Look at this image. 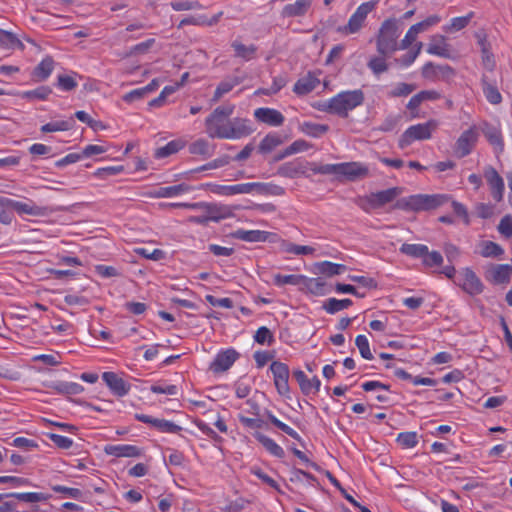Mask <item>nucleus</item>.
Masks as SVG:
<instances>
[{"label": "nucleus", "mask_w": 512, "mask_h": 512, "mask_svg": "<svg viewBox=\"0 0 512 512\" xmlns=\"http://www.w3.org/2000/svg\"><path fill=\"white\" fill-rule=\"evenodd\" d=\"M210 192L220 196H232L236 194H251L253 192L260 195L281 196L285 193L283 187L272 183H241L234 185L207 184Z\"/></svg>", "instance_id": "nucleus-1"}, {"label": "nucleus", "mask_w": 512, "mask_h": 512, "mask_svg": "<svg viewBox=\"0 0 512 512\" xmlns=\"http://www.w3.org/2000/svg\"><path fill=\"white\" fill-rule=\"evenodd\" d=\"M363 101L362 90L343 91L326 101L322 105V110L340 117H347L348 112L360 106Z\"/></svg>", "instance_id": "nucleus-2"}, {"label": "nucleus", "mask_w": 512, "mask_h": 512, "mask_svg": "<svg viewBox=\"0 0 512 512\" xmlns=\"http://www.w3.org/2000/svg\"><path fill=\"white\" fill-rule=\"evenodd\" d=\"M236 209H239V206H230L211 202H197L196 210L201 211V214L188 217V222L199 225H207L209 222H220L223 219L233 217Z\"/></svg>", "instance_id": "nucleus-3"}, {"label": "nucleus", "mask_w": 512, "mask_h": 512, "mask_svg": "<svg viewBox=\"0 0 512 512\" xmlns=\"http://www.w3.org/2000/svg\"><path fill=\"white\" fill-rule=\"evenodd\" d=\"M234 105H223L215 108L205 119V131L210 138L228 139L230 116Z\"/></svg>", "instance_id": "nucleus-4"}, {"label": "nucleus", "mask_w": 512, "mask_h": 512, "mask_svg": "<svg viewBox=\"0 0 512 512\" xmlns=\"http://www.w3.org/2000/svg\"><path fill=\"white\" fill-rule=\"evenodd\" d=\"M399 27L395 18L386 19L380 26L376 48L381 56H390L399 48L398 44Z\"/></svg>", "instance_id": "nucleus-5"}, {"label": "nucleus", "mask_w": 512, "mask_h": 512, "mask_svg": "<svg viewBox=\"0 0 512 512\" xmlns=\"http://www.w3.org/2000/svg\"><path fill=\"white\" fill-rule=\"evenodd\" d=\"M448 199L449 197L443 194H417L398 200L395 206L404 210L425 211L443 205Z\"/></svg>", "instance_id": "nucleus-6"}, {"label": "nucleus", "mask_w": 512, "mask_h": 512, "mask_svg": "<svg viewBox=\"0 0 512 512\" xmlns=\"http://www.w3.org/2000/svg\"><path fill=\"white\" fill-rule=\"evenodd\" d=\"M436 120H429L426 123L412 125L407 128L399 139L400 148L409 146L414 141L427 140L432 137V133L437 129Z\"/></svg>", "instance_id": "nucleus-7"}, {"label": "nucleus", "mask_w": 512, "mask_h": 512, "mask_svg": "<svg viewBox=\"0 0 512 512\" xmlns=\"http://www.w3.org/2000/svg\"><path fill=\"white\" fill-rule=\"evenodd\" d=\"M376 4L377 2L375 1H368L359 5L356 11L349 18L348 23L343 26H339L337 28V32L343 35L358 33L365 26L366 18L368 14L375 9Z\"/></svg>", "instance_id": "nucleus-8"}, {"label": "nucleus", "mask_w": 512, "mask_h": 512, "mask_svg": "<svg viewBox=\"0 0 512 512\" xmlns=\"http://www.w3.org/2000/svg\"><path fill=\"white\" fill-rule=\"evenodd\" d=\"M400 194L401 188L393 187L387 190L371 193L369 196L360 198L357 201V204L361 209L368 212L371 209H376L392 202Z\"/></svg>", "instance_id": "nucleus-9"}, {"label": "nucleus", "mask_w": 512, "mask_h": 512, "mask_svg": "<svg viewBox=\"0 0 512 512\" xmlns=\"http://www.w3.org/2000/svg\"><path fill=\"white\" fill-rule=\"evenodd\" d=\"M478 131L475 126L463 131L455 142L453 151L456 157L463 158L474 149L478 140Z\"/></svg>", "instance_id": "nucleus-10"}, {"label": "nucleus", "mask_w": 512, "mask_h": 512, "mask_svg": "<svg viewBox=\"0 0 512 512\" xmlns=\"http://www.w3.org/2000/svg\"><path fill=\"white\" fill-rule=\"evenodd\" d=\"M270 370L273 374L274 384L277 392L280 395L287 396L290 392V387L288 384L290 375L289 367L280 361H273L270 365Z\"/></svg>", "instance_id": "nucleus-11"}, {"label": "nucleus", "mask_w": 512, "mask_h": 512, "mask_svg": "<svg viewBox=\"0 0 512 512\" xmlns=\"http://www.w3.org/2000/svg\"><path fill=\"white\" fill-rule=\"evenodd\" d=\"M421 74L424 78L430 80H442L449 81L456 74L455 70L445 64V65H436L433 62H427L421 70Z\"/></svg>", "instance_id": "nucleus-12"}, {"label": "nucleus", "mask_w": 512, "mask_h": 512, "mask_svg": "<svg viewBox=\"0 0 512 512\" xmlns=\"http://www.w3.org/2000/svg\"><path fill=\"white\" fill-rule=\"evenodd\" d=\"M458 284L470 295H477L483 291V284L481 280L470 268L462 270L461 279H459Z\"/></svg>", "instance_id": "nucleus-13"}, {"label": "nucleus", "mask_w": 512, "mask_h": 512, "mask_svg": "<svg viewBox=\"0 0 512 512\" xmlns=\"http://www.w3.org/2000/svg\"><path fill=\"white\" fill-rule=\"evenodd\" d=\"M16 211L19 215H30L35 217L46 216L50 210L47 207L38 206L32 200L20 202L11 199V211Z\"/></svg>", "instance_id": "nucleus-14"}, {"label": "nucleus", "mask_w": 512, "mask_h": 512, "mask_svg": "<svg viewBox=\"0 0 512 512\" xmlns=\"http://www.w3.org/2000/svg\"><path fill=\"white\" fill-rule=\"evenodd\" d=\"M228 139H240L253 133L254 128L251 121L246 118L236 117L230 119Z\"/></svg>", "instance_id": "nucleus-15"}, {"label": "nucleus", "mask_w": 512, "mask_h": 512, "mask_svg": "<svg viewBox=\"0 0 512 512\" xmlns=\"http://www.w3.org/2000/svg\"><path fill=\"white\" fill-rule=\"evenodd\" d=\"M239 353L234 349H228L219 352L210 365V369L215 373L227 371L237 360Z\"/></svg>", "instance_id": "nucleus-16"}, {"label": "nucleus", "mask_w": 512, "mask_h": 512, "mask_svg": "<svg viewBox=\"0 0 512 512\" xmlns=\"http://www.w3.org/2000/svg\"><path fill=\"white\" fill-rule=\"evenodd\" d=\"M135 418L140 422L150 424L152 427L163 433H178L182 430L179 425L165 419L153 418L145 414H136Z\"/></svg>", "instance_id": "nucleus-17"}, {"label": "nucleus", "mask_w": 512, "mask_h": 512, "mask_svg": "<svg viewBox=\"0 0 512 512\" xmlns=\"http://www.w3.org/2000/svg\"><path fill=\"white\" fill-rule=\"evenodd\" d=\"M484 176L491 188V194L494 200L501 201L504 193V181L499 173L491 166L484 171Z\"/></svg>", "instance_id": "nucleus-18"}, {"label": "nucleus", "mask_w": 512, "mask_h": 512, "mask_svg": "<svg viewBox=\"0 0 512 512\" xmlns=\"http://www.w3.org/2000/svg\"><path fill=\"white\" fill-rule=\"evenodd\" d=\"M254 117L257 121L274 127L281 126L285 121L283 114L273 108H258L254 111Z\"/></svg>", "instance_id": "nucleus-19"}, {"label": "nucleus", "mask_w": 512, "mask_h": 512, "mask_svg": "<svg viewBox=\"0 0 512 512\" xmlns=\"http://www.w3.org/2000/svg\"><path fill=\"white\" fill-rule=\"evenodd\" d=\"M369 174V170L366 166L358 162H347L339 163L338 176H344L350 181H354L358 178L366 177Z\"/></svg>", "instance_id": "nucleus-20"}, {"label": "nucleus", "mask_w": 512, "mask_h": 512, "mask_svg": "<svg viewBox=\"0 0 512 512\" xmlns=\"http://www.w3.org/2000/svg\"><path fill=\"white\" fill-rule=\"evenodd\" d=\"M102 379L110 390L117 396L122 397L130 390V385L114 372H104Z\"/></svg>", "instance_id": "nucleus-21"}, {"label": "nucleus", "mask_w": 512, "mask_h": 512, "mask_svg": "<svg viewBox=\"0 0 512 512\" xmlns=\"http://www.w3.org/2000/svg\"><path fill=\"white\" fill-rule=\"evenodd\" d=\"M483 93L488 102L493 105L502 102V96L498 90L495 79H492L488 74H483L481 78Z\"/></svg>", "instance_id": "nucleus-22"}, {"label": "nucleus", "mask_w": 512, "mask_h": 512, "mask_svg": "<svg viewBox=\"0 0 512 512\" xmlns=\"http://www.w3.org/2000/svg\"><path fill=\"white\" fill-rule=\"evenodd\" d=\"M427 52L431 55H436L445 59L452 58L450 46L446 42V38L442 35H435L431 38V42L427 47Z\"/></svg>", "instance_id": "nucleus-23"}, {"label": "nucleus", "mask_w": 512, "mask_h": 512, "mask_svg": "<svg viewBox=\"0 0 512 512\" xmlns=\"http://www.w3.org/2000/svg\"><path fill=\"white\" fill-rule=\"evenodd\" d=\"M293 376L299 384L300 390L304 395H309L312 391L317 393L321 386V381L317 376L308 379L302 370H295Z\"/></svg>", "instance_id": "nucleus-24"}, {"label": "nucleus", "mask_w": 512, "mask_h": 512, "mask_svg": "<svg viewBox=\"0 0 512 512\" xmlns=\"http://www.w3.org/2000/svg\"><path fill=\"white\" fill-rule=\"evenodd\" d=\"M305 173V166L300 159H294L280 165L277 174L286 178H295Z\"/></svg>", "instance_id": "nucleus-25"}, {"label": "nucleus", "mask_w": 512, "mask_h": 512, "mask_svg": "<svg viewBox=\"0 0 512 512\" xmlns=\"http://www.w3.org/2000/svg\"><path fill=\"white\" fill-rule=\"evenodd\" d=\"M244 81V77L240 76H228L224 80H222L217 86L214 95L212 97V102H218L225 94L232 91L234 87L241 84Z\"/></svg>", "instance_id": "nucleus-26"}, {"label": "nucleus", "mask_w": 512, "mask_h": 512, "mask_svg": "<svg viewBox=\"0 0 512 512\" xmlns=\"http://www.w3.org/2000/svg\"><path fill=\"white\" fill-rule=\"evenodd\" d=\"M104 452L115 457H139L141 450L134 445H106Z\"/></svg>", "instance_id": "nucleus-27"}, {"label": "nucleus", "mask_w": 512, "mask_h": 512, "mask_svg": "<svg viewBox=\"0 0 512 512\" xmlns=\"http://www.w3.org/2000/svg\"><path fill=\"white\" fill-rule=\"evenodd\" d=\"M319 84L320 80L312 73H308L306 76L298 79L294 85L293 91L297 95H306L316 89Z\"/></svg>", "instance_id": "nucleus-28"}, {"label": "nucleus", "mask_w": 512, "mask_h": 512, "mask_svg": "<svg viewBox=\"0 0 512 512\" xmlns=\"http://www.w3.org/2000/svg\"><path fill=\"white\" fill-rule=\"evenodd\" d=\"M270 233L261 230H244L238 229L233 233V237L245 242H265L268 240Z\"/></svg>", "instance_id": "nucleus-29"}, {"label": "nucleus", "mask_w": 512, "mask_h": 512, "mask_svg": "<svg viewBox=\"0 0 512 512\" xmlns=\"http://www.w3.org/2000/svg\"><path fill=\"white\" fill-rule=\"evenodd\" d=\"M482 132L491 145L498 147L501 150L503 149V138L501 130L498 127L493 126L489 123H484L482 127Z\"/></svg>", "instance_id": "nucleus-30"}, {"label": "nucleus", "mask_w": 512, "mask_h": 512, "mask_svg": "<svg viewBox=\"0 0 512 512\" xmlns=\"http://www.w3.org/2000/svg\"><path fill=\"white\" fill-rule=\"evenodd\" d=\"M312 0H297L294 4H288L283 8L284 17H296L304 15L311 5Z\"/></svg>", "instance_id": "nucleus-31"}, {"label": "nucleus", "mask_w": 512, "mask_h": 512, "mask_svg": "<svg viewBox=\"0 0 512 512\" xmlns=\"http://www.w3.org/2000/svg\"><path fill=\"white\" fill-rule=\"evenodd\" d=\"M317 272L328 277L339 275L346 271V266L330 261H323L315 264Z\"/></svg>", "instance_id": "nucleus-32"}, {"label": "nucleus", "mask_w": 512, "mask_h": 512, "mask_svg": "<svg viewBox=\"0 0 512 512\" xmlns=\"http://www.w3.org/2000/svg\"><path fill=\"white\" fill-rule=\"evenodd\" d=\"M54 69L52 57H45L33 70V76L40 81L47 79Z\"/></svg>", "instance_id": "nucleus-33"}, {"label": "nucleus", "mask_w": 512, "mask_h": 512, "mask_svg": "<svg viewBox=\"0 0 512 512\" xmlns=\"http://www.w3.org/2000/svg\"><path fill=\"white\" fill-rule=\"evenodd\" d=\"M255 438L265 447V449L273 456L283 458L285 455L284 450L273 439L262 433H256Z\"/></svg>", "instance_id": "nucleus-34"}, {"label": "nucleus", "mask_w": 512, "mask_h": 512, "mask_svg": "<svg viewBox=\"0 0 512 512\" xmlns=\"http://www.w3.org/2000/svg\"><path fill=\"white\" fill-rule=\"evenodd\" d=\"M49 388L57 391L58 393H61V394H67V395H76V394H79L83 391V387L78 384V383H74V382H62V381H58V382H53L49 385Z\"/></svg>", "instance_id": "nucleus-35"}, {"label": "nucleus", "mask_w": 512, "mask_h": 512, "mask_svg": "<svg viewBox=\"0 0 512 512\" xmlns=\"http://www.w3.org/2000/svg\"><path fill=\"white\" fill-rule=\"evenodd\" d=\"M231 46L235 50V56L249 61L253 59L257 52V47L253 44L246 46L241 42L234 41Z\"/></svg>", "instance_id": "nucleus-36"}, {"label": "nucleus", "mask_w": 512, "mask_h": 512, "mask_svg": "<svg viewBox=\"0 0 512 512\" xmlns=\"http://www.w3.org/2000/svg\"><path fill=\"white\" fill-rule=\"evenodd\" d=\"M184 147V143L181 140H173L167 143L165 146L159 147L155 150L154 156L157 159L168 157L172 154L177 153Z\"/></svg>", "instance_id": "nucleus-37"}, {"label": "nucleus", "mask_w": 512, "mask_h": 512, "mask_svg": "<svg viewBox=\"0 0 512 512\" xmlns=\"http://www.w3.org/2000/svg\"><path fill=\"white\" fill-rule=\"evenodd\" d=\"M353 304L352 300L346 298V299H336V298H329L324 304L323 308L324 310L329 314H335L341 310H344L348 307H350Z\"/></svg>", "instance_id": "nucleus-38"}, {"label": "nucleus", "mask_w": 512, "mask_h": 512, "mask_svg": "<svg viewBox=\"0 0 512 512\" xmlns=\"http://www.w3.org/2000/svg\"><path fill=\"white\" fill-rule=\"evenodd\" d=\"M189 190V187L186 184H178L174 186L160 187L154 193V196L157 198H166V197H174L180 194H183Z\"/></svg>", "instance_id": "nucleus-39"}, {"label": "nucleus", "mask_w": 512, "mask_h": 512, "mask_svg": "<svg viewBox=\"0 0 512 512\" xmlns=\"http://www.w3.org/2000/svg\"><path fill=\"white\" fill-rule=\"evenodd\" d=\"M75 122L73 118L69 120H60L49 122L41 126V132L49 133V132H57V131H67L73 128Z\"/></svg>", "instance_id": "nucleus-40"}, {"label": "nucleus", "mask_w": 512, "mask_h": 512, "mask_svg": "<svg viewBox=\"0 0 512 512\" xmlns=\"http://www.w3.org/2000/svg\"><path fill=\"white\" fill-rule=\"evenodd\" d=\"M428 247L423 244L404 243L400 247V252L414 258H424L427 254Z\"/></svg>", "instance_id": "nucleus-41"}, {"label": "nucleus", "mask_w": 512, "mask_h": 512, "mask_svg": "<svg viewBox=\"0 0 512 512\" xmlns=\"http://www.w3.org/2000/svg\"><path fill=\"white\" fill-rule=\"evenodd\" d=\"M329 127L323 124L312 122H303L300 125V130L311 137H319L328 131Z\"/></svg>", "instance_id": "nucleus-42"}, {"label": "nucleus", "mask_w": 512, "mask_h": 512, "mask_svg": "<svg viewBox=\"0 0 512 512\" xmlns=\"http://www.w3.org/2000/svg\"><path fill=\"white\" fill-rule=\"evenodd\" d=\"M12 497L26 503H38L46 501L50 495L38 492L12 493Z\"/></svg>", "instance_id": "nucleus-43"}, {"label": "nucleus", "mask_w": 512, "mask_h": 512, "mask_svg": "<svg viewBox=\"0 0 512 512\" xmlns=\"http://www.w3.org/2000/svg\"><path fill=\"white\" fill-rule=\"evenodd\" d=\"M189 152L193 155L209 157L212 155L210 144L205 139H198L189 145Z\"/></svg>", "instance_id": "nucleus-44"}, {"label": "nucleus", "mask_w": 512, "mask_h": 512, "mask_svg": "<svg viewBox=\"0 0 512 512\" xmlns=\"http://www.w3.org/2000/svg\"><path fill=\"white\" fill-rule=\"evenodd\" d=\"M11 199L0 196V223L9 225L12 222Z\"/></svg>", "instance_id": "nucleus-45"}, {"label": "nucleus", "mask_w": 512, "mask_h": 512, "mask_svg": "<svg viewBox=\"0 0 512 512\" xmlns=\"http://www.w3.org/2000/svg\"><path fill=\"white\" fill-rule=\"evenodd\" d=\"M307 290L314 295H324L326 293V283L322 278H310L303 280Z\"/></svg>", "instance_id": "nucleus-46"}, {"label": "nucleus", "mask_w": 512, "mask_h": 512, "mask_svg": "<svg viewBox=\"0 0 512 512\" xmlns=\"http://www.w3.org/2000/svg\"><path fill=\"white\" fill-rule=\"evenodd\" d=\"M282 143L281 138L277 134L266 135L259 144L261 153H269Z\"/></svg>", "instance_id": "nucleus-47"}, {"label": "nucleus", "mask_w": 512, "mask_h": 512, "mask_svg": "<svg viewBox=\"0 0 512 512\" xmlns=\"http://www.w3.org/2000/svg\"><path fill=\"white\" fill-rule=\"evenodd\" d=\"M305 279L302 275H282V274H275L273 276L274 284L277 286H284V285H298Z\"/></svg>", "instance_id": "nucleus-48"}, {"label": "nucleus", "mask_w": 512, "mask_h": 512, "mask_svg": "<svg viewBox=\"0 0 512 512\" xmlns=\"http://www.w3.org/2000/svg\"><path fill=\"white\" fill-rule=\"evenodd\" d=\"M402 448H413L418 444V435L416 432L400 433L396 439Z\"/></svg>", "instance_id": "nucleus-49"}, {"label": "nucleus", "mask_w": 512, "mask_h": 512, "mask_svg": "<svg viewBox=\"0 0 512 512\" xmlns=\"http://www.w3.org/2000/svg\"><path fill=\"white\" fill-rule=\"evenodd\" d=\"M52 90L48 86H40L35 90L25 91L21 94V97L24 99H39L45 100L50 94Z\"/></svg>", "instance_id": "nucleus-50"}, {"label": "nucleus", "mask_w": 512, "mask_h": 512, "mask_svg": "<svg viewBox=\"0 0 512 512\" xmlns=\"http://www.w3.org/2000/svg\"><path fill=\"white\" fill-rule=\"evenodd\" d=\"M385 57L386 56L372 57L367 63L368 68L377 76L388 70Z\"/></svg>", "instance_id": "nucleus-51"}, {"label": "nucleus", "mask_w": 512, "mask_h": 512, "mask_svg": "<svg viewBox=\"0 0 512 512\" xmlns=\"http://www.w3.org/2000/svg\"><path fill=\"white\" fill-rule=\"evenodd\" d=\"M511 267L509 265H497L493 268L492 276L496 283H505L509 281Z\"/></svg>", "instance_id": "nucleus-52"}, {"label": "nucleus", "mask_w": 512, "mask_h": 512, "mask_svg": "<svg viewBox=\"0 0 512 512\" xmlns=\"http://www.w3.org/2000/svg\"><path fill=\"white\" fill-rule=\"evenodd\" d=\"M267 417H268L269 421L274 426H276L278 429H280L287 435L291 436L292 438H294L296 440H300L299 434L294 429H292L291 427H289L288 425H286L285 423H283L282 421L277 419L271 412H267Z\"/></svg>", "instance_id": "nucleus-53"}, {"label": "nucleus", "mask_w": 512, "mask_h": 512, "mask_svg": "<svg viewBox=\"0 0 512 512\" xmlns=\"http://www.w3.org/2000/svg\"><path fill=\"white\" fill-rule=\"evenodd\" d=\"M355 344L364 359L371 360L373 359V354L371 353L369 341L366 336L358 335L355 339Z\"/></svg>", "instance_id": "nucleus-54"}, {"label": "nucleus", "mask_w": 512, "mask_h": 512, "mask_svg": "<svg viewBox=\"0 0 512 512\" xmlns=\"http://www.w3.org/2000/svg\"><path fill=\"white\" fill-rule=\"evenodd\" d=\"M416 89V86L408 83L397 84L389 93L390 97H403L408 96Z\"/></svg>", "instance_id": "nucleus-55"}, {"label": "nucleus", "mask_w": 512, "mask_h": 512, "mask_svg": "<svg viewBox=\"0 0 512 512\" xmlns=\"http://www.w3.org/2000/svg\"><path fill=\"white\" fill-rule=\"evenodd\" d=\"M21 42L11 32L0 29V47L14 48L21 46Z\"/></svg>", "instance_id": "nucleus-56"}, {"label": "nucleus", "mask_w": 512, "mask_h": 512, "mask_svg": "<svg viewBox=\"0 0 512 512\" xmlns=\"http://www.w3.org/2000/svg\"><path fill=\"white\" fill-rule=\"evenodd\" d=\"M254 340L258 344L263 345L266 343L268 345H271L274 342V336L267 327L262 326L256 331L254 335Z\"/></svg>", "instance_id": "nucleus-57"}, {"label": "nucleus", "mask_w": 512, "mask_h": 512, "mask_svg": "<svg viewBox=\"0 0 512 512\" xmlns=\"http://www.w3.org/2000/svg\"><path fill=\"white\" fill-rule=\"evenodd\" d=\"M421 32H423L422 29L416 28V27H414V25H412L409 28V30L407 31L405 37L401 40V42L399 44V48L401 50L408 49L412 45V43L416 40L417 35Z\"/></svg>", "instance_id": "nucleus-58"}, {"label": "nucleus", "mask_w": 512, "mask_h": 512, "mask_svg": "<svg viewBox=\"0 0 512 512\" xmlns=\"http://www.w3.org/2000/svg\"><path fill=\"white\" fill-rule=\"evenodd\" d=\"M472 17H473V12H470L468 15L463 16V17L453 18L450 26L447 27L446 30L447 31H459V30L465 28L469 24Z\"/></svg>", "instance_id": "nucleus-59"}, {"label": "nucleus", "mask_w": 512, "mask_h": 512, "mask_svg": "<svg viewBox=\"0 0 512 512\" xmlns=\"http://www.w3.org/2000/svg\"><path fill=\"white\" fill-rule=\"evenodd\" d=\"M443 263V256L438 251L429 252L423 258V264L427 267L440 266Z\"/></svg>", "instance_id": "nucleus-60"}, {"label": "nucleus", "mask_w": 512, "mask_h": 512, "mask_svg": "<svg viewBox=\"0 0 512 512\" xmlns=\"http://www.w3.org/2000/svg\"><path fill=\"white\" fill-rule=\"evenodd\" d=\"M47 436L58 448L69 449L73 445L72 439L68 437L55 433H49Z\"/></svg>", "instance_id": "nucleus-61"}, {"label": "nucleus", "mask_w": 512, "mask_h": 512, "mask_svg": "<svg viewBox=\"0 0 512 512\" xmlns=\"http://www.w3.org/2000/svg\"><path fill=\"white\" fill-rule=\"evenodd\" d=\"M503 253V249L496 243L488 241L484 244L482 249V256L484 257H497Z\"/></svg>", "instance_id": "nucleus-62"}, {"label": "nucleus", "mask_w": 512, "mask_h": 512, "mask_svg": "<svg viewBox=\"0 0 512 512\" xmlns=\"http://www.w3.org/2000/svg\"><path fill=\"white\" fill-rule=\"evenodd\" d=\"M171 7L175 11H186L200 9L202 5L198 1H176L171 3Z\"/></svg>", "instance_id": "nucleus-63"}, {"label": "nucleus", "mask_w": 512, "mask_h": 512, "mask_svg": "<svg viewBox=\"0 0 512 512\" xmlns=\"http://www.w3.org/2000/svg\"><path fill=\"white\" fill-rule=\"evenodd\" d=\"M499 232L505 237H512V217L504 216L498 225Z\"/></svg>", "instance_id": "nucleus-64"}]
</instances>
